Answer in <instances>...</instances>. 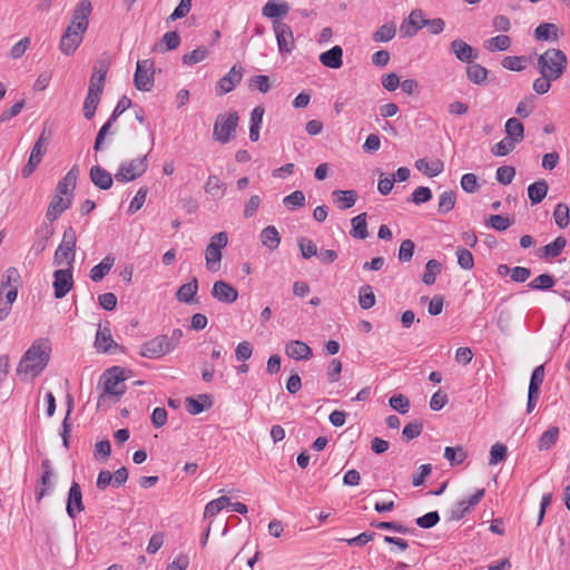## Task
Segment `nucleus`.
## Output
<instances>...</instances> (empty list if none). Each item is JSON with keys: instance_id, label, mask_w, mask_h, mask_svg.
<instances>
[{"instance_id": "nucleus-9", "label": "nucleus", "mask_w": 570, "mask_h": 570, "mask_svg": "<svg viewBox=\"0 0 570 570\" xmlns=\"http://www.w3.org/2000/svg\"><path fill=\"white\" fill-rule=\"evenodd\" d=\"M154 61L139 60L134 75L135 87L140 91H150L154 86Z\"/></svg>"}, {"instance_id": "nucleus-17", "label": "nucleus", "mask_w": 570, "mask_h": 570, "mask_svg": "<svg viewBox=\"0 0 570 570\" xmlns=\"http://www.w3.org/2000/svg\"><path fill=\"white\" fill-rule=\"evenodd\" d=\"M450 47L456 59L462 62L471 63L478 58V51L462 39H454Z\"/></svg>"}, {"instance_id": "nucleus-24", "label": "nucleus", "mask_w": 570, "mask_h": 570, "mask_svg": "<svg viewBox=\"0 0 570 570\" xmlns=\"http://www.w3.org/2000/svg\"><path fill=\"white\" fill-rule=\"evenodd\" d=\"M334 203L340 209H347L355 205L358 195L355 190H341L336 189L332 193Z\"/></svg>"}, {"instance_id": "nucleus-60", "label": "nucleus", "mask_w": 570, "mask_h": 570, "mask_svg": "<svg viewBox=\"0 0 570 570\" xmlns=\"http://www.w3.org/2000/svg\"><path fill=\"white\" fill-rule=\"evenodd\" d=\"M283 204L289 209L303 207L305 205V195L301 190H295L283 199Z\"/></svg>"}, {"instance_id": "nucleus-54", "label": "nucleus", "mask_w": 570, "mask_h": 570, "mask_svg": "<svg viewBox=\"0 0 570 570\" xmlns=\"http://www.w3.org/2000/svg\"><path fill=\"white\" fill-rule=\"evenodd\" d=\"M444 458L451 463V465H458L466 459V452L462 446H446L444 449Z\"/></svg>"}, {"instance_id": "nucleus-19", "label": "nucleus", "mask_w": 570, "mask_h": 570, "mask_svg": "<svg viewBox=\"0 0 570 570\" xmlns=\"http://www.w3.org/2000/svg\"><path fill=\"white\" fill-rule=\"evenodd\" d=\"M95 346L97 347L98 351H101L104 353H110L112 348L118 347V344L112 340L110 330L107 325H99L96 334Z\"/></svg>"}, {"instance_id": "nucleus-61", "label": "nucleus", "mask_w": 570, "mask_h": 570, "mask_svg": "<svg viewBox=\"0 0 570 570\" xmlns=\"http://www.w3.org/2000/svg\"><path fill=\"white\" fill-rule=\"evenodd\" d=\"M458 264L463 269H472L474 265L473 255L470 250L463 247L456 249Z\"/></svg>"}, {"instance_id": "nucleus-44", "label": "nucleus", "mask_w": 570, "mask_h": 570, "mask_svg": "<svg viewBox=\"0 0 570 570\" xmlns=\"http://www.w3.org/2000/svg\"><path fill=\"white\" fill-rule=\"evenodd\" d=\"M456 203V194L453 190L444 191L439 197L438 213L448 214L451 212Z\"/></svg>"}, {"instance_id": "nucleus-11", "label": "nucleus", "mask_w": 570, "mask_h": 570, "mask_svg": "<svg viewBox=\"0 0 570 570\" xmlns=\"http://www.w3.org/2000/svg\"><path fill=\"white\" fill-rule=\"evenodd\" d=\"M171 352L167 335H159L144 343L140 347V355L147 358H158Z\"/></svg>"}, {"instance_id": "nucleus-28", "label": "nucleus", "mask_w": 570, "mask_h": 570, "mask_svg": "<svg viewBox=\"0 0 570 570\" xmlns=\"http://www.w3.org/2000/svg\"><path fill=\"white\" fill-rule=\"evenodd\" d=\"M101 90L98 88H88V94L83 104V116L91 119L100 101Z\"/></svg>"}, {"instance_id": "nucleus-38", "label": "nucleus", "mask_w": 570, "mask_h": 570, "mask_svg": "<svg viewBox=\"0 0 570 570\" xmlns=\"http://www.w3.org/2000/svg\"><path fill=\"white\" fill-rule=\"evenodd\" d=\"M352 229L350 232L351 236L358 239H365L368 236L367 224H366V213L358 214L353 217L351 220Z\"/></svg>"}, {"instance_id": "nucleus-27", "label": "nucleus", "mask_w": 570, "mask_h": 570, "mask_svg": "<svg viewBox=\"0 0 570 570\" xmlns=\"http://www.w3.org/2000/svg\"><path fill=\"white\" fill-rule=\"evenodd\" d=\"M75 256L76 247L61 242L55 252L53 263L56 265H61L63 262H67L68 266L72 267Z\"/></svg>"}, {"instance_id": "nucleus-31", "label": "nucleus", "mask_w": 570, "mask_h": 570, "mask_svg": "<svg viewBox=\"0 0 570 570\" xmlns=\"http://www.w3.org/2000/svg\"><path fill=\"white\" fill-rule=\"evenodd\" d=\"M108 63L105 60H99L94 67V72L90 78L89 88H98L104 90V82L108 71Z\"/></svg>"}, {"instance_id": "nucleus-37", "label": "nucleus", "mask_w": 570, "mask_h": 570, "mask_svg": "<svg viewBox=\"0 0 570 570\" xmlns=\"http://www.w3.org/2000/svg\"><path fill=\"white\" fill-rule=\"evenodd\" d=\"M261 242L271 250L276 249L281 244V235L275 226H267L261 233Z\"/></svg>"}, {"instance_id": "nucleus-50", "label": "nucleus", "mask_w": 570, "mask_h": 570, "mask_svg": "<svg viewBox=\"0 0 570 570\" xmlns=\"http://www.w3.org/2000/svg\"><path fill=\"white\" fill-rule=\"evenodd\" d=\"M228 504H229V498L225 497V495H223L218 499L212 500L205 507L204 518L207 519V518H212V517L216 515Z\"/></svg>"}, {"instance_id": "nucleus-64", "label": "nucleus", "mask_w": 570, "mask_h": 570, "mask_svg": "<svg viewBox=\"0 0 570 570\" xmlns=\"http://www.w3.org/2000/svg\"><path fill=\"white\" fill-rule=\"evenodd\" d=\"M414 248H415V245H414L413 240H411V239L403 240L400 245L399 255H397L400 262H402V263L410 262L413 257Z\"/></svg>"}, {"instance_id": "nucleus-59", "label": "nucleus", "mask_w": 570, "mask_h": 570, "mask_svg": "<svg viewBox=\"0 0 570 570\" xmlns=\"http://www.w3.org/2000/svg\"><path fill=\"white\" fill-rule=\"evenodd\" d=\"M423 431V424L419 421H413L407 423L403 431L402 438L404 441L409 442L415 438H417Z\"/></svg>"}, {"instance_id": "nucleus-43", "label": "nucleus", "mask_w": 570, "mask_h": 570, "mask_svg": "<svg viewBox=\"0 0 570 570\" xmlns=\"http://www.w3.org/2000/svg\"><path fill=\"white\" fill-rule=\"evenodd\" d=\"M416 169L423 171L428 177H435L443 170V163L440 160L429 163L426 159L421 158L415 161Z\"/></svg>"}, {"instance_id": "nucleus-3", "label": "nucleus", "mask_w": 570, "mask_h": 570, "mask_svg": "<svg viewBox=\"0 0 570 570\" xmlns=\"http://www.w3.org/2000/svg\"><path fill=\"white\" fill-rule=\"evenodd\" d=\"M238 121L239 116L237 111L219 114L214 122L213 139L223 145L235 139Z\"/></svg>"}, {"instance_id": "nucleus-22", "label": "nucleus", "mask_w": 570, "mask_h": 570, "mask_svg": "<svg viewBox=\"0 0 570 570\" xmlns=\"http://www.w3.org/2000/svg\"><path fill=\"white\" fill-rule=\"evenodd\" d=\"M186 410L191 415H197L212 407L213 401L208 394H199L197 397H186Z\"/></svg>"}, {"instance_id": "nucleus-63", "label": "nucleus", "mask_w": 570, "mask_h": 570, "mask_svg": "<svg viewBox=\"0 0 570 570\" xmlns=\"http://www.w3.org/2000/svg\"><path fill=\"white\" fill-rule=\"evenodd\" d=\"M208 51L204 47H198L197 49L193 50L191 52H188L183 56V62L185 65H195L207 57Z\"/></svg>"}, {"instance_id": "nucleus-57", "label": "nucleus", "mask_w": 570, "mask_h": 570, "mask_svg": "<svg viewBox=\"0 0 570 570\" xmlns=\"http://www.w3.org/2000/svg\"><path fill=\"white\" fill-rule=\"evenodd\" d=\"M297 245L303 258L309 259L311 257L317 255V246L313 240L306 237H301L297 242Z\"/></svg>"}, {"instance_id": "nucleus-56", "label": "nucleus", "mask_w": 570, "mask_h": 570, "mask_svg": "<svg viewBox=\"0 0 570 570\" xmlns=\"http://www.w3.org/2000/svg\"><path fill=\"white\" fill-rule=\"evenodd\" d=\"M556 284V281L554 278L549 275V274H541L539 276H537L535 278H533L530 283H529V287L531 289H537V291H546V289H549L551 287H553Z\"/></svg>"}, {"instance_id": "nucleus-10", "label": "nucleus", "mask_w": 570, "mask_h": 570, "mask_svg": "<svg viewBox=\"0 0 570 570\" xmlns=\"http://www.w3.org/2000/svg\"><path fill=\"white\" fill-rule=\"evenodd\" d=\"M273 29L277 40L279 53H291L295 48V39L292 28L285 22L274 20Z\"/></svg>"}, {"instance_id": "nucleus-45", "label": "nucleus", "mask_w": 570, "mask_h": 570, "mask_svg": "<svg viewBox=\"0 0 570 570\" xmlns=\"http://www.w3.org/2000/svg\"><path fill=\"white\" fill-rule=\"evenodd\" d=\"M511 46V39L509 36L500 35L495 36L485 41L484 47L487 50L493 51H504L508 50Z\"/></svg>"}, {"instance_id": "nucleus-34", "label": "nucleus", "mask_w": 570, "mask_h": 570, "mask_svg": "<svg viewBox=\"0 0 570 570\" xmlns=\"http://www.w3.org/2000/svg\"><path fill=\"white\" fill-rule=\"evenodd\" d=\"M508 138L514 142H520L524 138V127L517 118H509L504 126Z\"/></svg>"}, {"instance_id": "nucleus-5", "label": "nucleus", "mask_w": 570, "mask_h": 570, "mask_svg": "<svg viewBox=\"0 0 570 570\" xmlns=\"http://www.w3.org/2000/svg\"><path fill=\"white\" fill-rule=\"evenodd\" d=\"M228 244V236L225 232H219L210 237L209 244L205 250L206 268L209 272H217L220 268L222 249Z\"/></svg>"}, {"instance_id": "nucleus-35", "label": "nucleus", "mask_w": 570, "mask_h": 570, "mask_svg": "<svg viewBox=\"0 0 570 570\" xmlns=\"http://www.w3.org/2000/svg\"><path fill=\"white\" fill-rule=\"evenodd\" d=\"M115 258L106 256L99 264L90 269V278L92 282H100L112 268Z\"/></svg>"}, {"instance_id": "nucleus-51", "label": "nucleus", "mask_w": 570, "mask_h": 570, "mask_svg": "<svg viewBox=\"0 0 570 570\" xmlns=\"http://www.w3.org/2000/svg\"><path fill=\"white\" fill-rule=\"evenodd\" d=\"M442 265L436 259H430L425 265V272L422 276V282L426 285L435 283L436 274L441 273Z\"/></svg>"}, {"instance_id": "nucleus-7", "label": "nucleus", "mask_w": 570, "mask_h": 570, "mask_svg": "<svg viewBox=\"0 0 570 570\" xmlns=\"http://www.w3.org/2000/svg\"><path fill=\"white\" fill-rule=\"evenodd\" d=\"M91 10V2L89 0H81L75 8L71 21L65 32L70 35L78 32L80 36H83L88 29V18Z\"/></svg>"}, {"instance_id": "nucleus-52", "label": "nucleus", "mask_w": 570, "mask_h": 570, "mask_svg": "<svg viewBox=\"0 0 570 570\" xmlns=\"http://www.w3.org/2000/svg\"><path fill=\"white\" fill-rule=\"evenodd\" d=\"M395 26L392 23H385L373 33V40L375 42H387L395 37Z\"/></svg>"}, {"instance_id": "nucleus-36", "label": "nucleus", "mask_w": 570, "mask_h": 570, "mask_svg": "<svg viewBox=\"0 0 570 570\" xmlns=\"http://www.w3.org/2000/svg\"><path fill=\"white\" fill-rule=\"evenodd\" d=\"M264 111L262 106H257L250 112L249 139L252 141L259 139V129L263 122Z\"/></svg>"}, {"instance_id": "nucleus-2", "label": "nucleus", "mask_w": 570, "mask_h": 570, "mask_svg": "<svg viewBox=\"0 0 570 570\" xmlns=\"http://www.w3.org/2000/svg\"><path fill=\"white\" fill-rule=\"evenodd\" d=\"M567 55L558 48H549L537 58V70L541 76L558 80L567 70Z\"/></svg>"}, {"instance_id": "nucleus-6", "label": "nucleus", "mask_w": 570, "mask_h": 570, "mask_svg": "<svg viewBox=\"0 0 570 570\" xmlns=\"http://www.w3.org/2000/svg\"><path fill=\"white\" fill-rule=\"evenodd\" d=\"M148 168V160L147 155L131 159L130 161L122 163L116 175L115 178L117 181L120 183H128L137 179L138 177L142 176Z\"/></svg>"}, {"instance_id": "nucleus-4", "label": "nucleus", "mask_w": 570, "mask_h": 570, "mask_svg": "<svg viewBox=\"0 0 570 570\" xmlns=\"http://www.w3.org/2000/svg\"><path fill=\"white\" fill-rule=\"evenodd\" d=\"M125 370L114 366L107 370L101 376L104 381V393L99 396L98 406L101 405L106 396H121L126 392Z\"/></svg>"}, {"instance_id": "nucleus-41", "label": "nucleus", "mask_w": 570, "mask_h": 570, "mask_svg": "<svg viewBox=\"0 0 570 570\" xmlns=\"http://www.w3.org/2000/svg\"><path fill=\"white\" fill-rule=\"evenodd\" d=\"M22 284L21 276L17 268L9 267L4 275L3 279L1 282V292H4L6 289L14 288L18 289Z\"/></svg>"}, {"instance_id": "nucleus-39", "label": "nucleus", "mask_w": 570, "mask_h": 570, "mask_svg": "<svg viewBox=\"0 0 570 570\" xmlns=\"http://www.w3.org/2000/svg\"><path fill=\"white\" fill-rule=\"evenodd\" d=\"M488 69L479 63H468L466 77L475 85H484L488 78Z\"/></svg>"}, {"instance_id": "nucleus-12", "label": "nucleus", "mask_w": 570, "mask_h": 570, "mask_svg": "<svg viewBox=\"0 0 570 570\" xmlns=\"http://www.w3.org/2000/svg\"><path fill=\"white\" fill-rule=\"evenodd\" d=\"M52 286L55 297L63 298L73 286L72 267L55 271Z\"/></svg>"}, {"instance_id": "nucleus-62", "label": "nucleus", "mask_w": 570, "mask_h": 570, "mask_svg": "<svg viewBox=\"0 0 570 570\" xmlns=\"http://www.w3.org/2000/svg\"><path fill=\"white\" fill-rule=\"evenodd\" d=\"M432 198V191L429 187L420 186L414 189V191L411 195L410 202L421 205L424 203H428Z\"/></svg>"}, {"instance_id": "nucleus-29", "label": "nucleus", "mask_w": 570, "mask_h": 570, "mask_svg": "<svg viewBox=\"0 0 570 570\" xmlns=\"http://www.w3.org/2000/svg\"><path fill=\"white\" fill-rule=\"evenodd\" d=\"M288 10L289 7L285 1L269 0L263 7L262 13L267 18H277L286 16L288 13Z\"/></svg>"}, {"instance_id": "nucleus-58", "label": "nucleus", "mask_w": 570, "mask_h": 570, "mask_svg": "<svg viewBox=\"0 0 570 570\" xmlns=\"http://www.w3.org/2000/svg\"><path fill=\"white\" fill-rule=\"evenodd\" d=\"M390 406L401 414H405L410 410V401L403 394H395L389 400Z\"/></svg>"}, {"instance_id": "nucleus-46", "label": "nucleus", "mask_w": 570, "mask_h": 570, "mask_svg": "<svg viewBox=\"0 0 570 570\" xmlns=\"http://www.w3.org/2000/svg\"><path fill=\"white\" fill-rule=\"evenodd\" d=\"M553 219L559 228H566L570 223V209L564 203L557 204L553 210Z\"/></svg>"}, {"instance_id": "nucleus-40", "label": "nucleus", "mask_w": 570, "mask_h": 570, "mask_svg": "<svg viewBox=\"0 0 570 570\" xmlns=\"http://www.w3.org/2000/svg\"><path fill=\"white\" fill-rule=\"evenodd\" d=\"M51 350V343L48 338L38 340V374L47 366Z\"/></svg>"}, {"instance_id": "nucleus-20", "label": "nucleus", "mask_w": 570, "mask_h": 570, "mask_svg": "<svg viewBox=\"0 0 570 570\" xmlns=\"http://www.w3.org/2000/svg\"><path fill=\"white\" fill-rule=\"evenodd\" d=\"M285 353L294 360H309L313 355L312 348L303 341H291L285 346Z\"/></svg>"}, {"instance_id": "nucleus-42", "label": "nucleus", "mask_w": 570, "mask_h": 570, "mask_svg": "<svg viewBox=\"0 0 570 570\" xmlns=\"http://www.w3.org/2000/svg\"><path fill=\"white\" fill-rule=\"evenodd\" d=\"M567 245V239L563 236H558L553 242L543 246L540 250L542 252L541 256L546 258H554L559 256Z\"/></svg>"}, {"instance_id": "nucleus-25", "label": "nucleus", "mask_w": 570, "mask_h": 570, "mask_svg": "<svg viewBox=\"0 0 570 570\" xmlns=\"http://www.w3.org/2000/svg\"><path fill=\"white\" fill-rule=\"evenodd\" d=\"M198 292V281L196 277H194L190 282L183 284L177 293L176 297L179 302L186 303V304H193L196 303L195 296Z\"/></svg>"}, {"instance_id": "nucleus-13", "label": "nucleus", "mask_w": 570, "mask_h": 570, "mask_svg": "<svg viewBox=\"0 0 570 570\" xmlns=\"http://www.w3.org/2000/svg\"><path fill=\"white\" fill-rule=\"evenodd\" d=\"M243 68L242 66L234 65L227 75L220 78L216 83V95L223 96L234 90V88L242 81Z\"/></svg>"}, {"instance_id": "nucleus-55", "label": "nucleus", "mask_w": 570, "mask_h": 570, "mask_svg": "<svg viewBox=\"0 0 570 570\" xmlns=\"http://www.w3.org/2000/svg\"><path fill=\"white\" fill-rule=\"evenodd\" d=\"M513 223L514 220L512 218L502 215H491L487 219V225L498 232L507 230Z\"/></svg>"}, {"instance_id": "nucleus-18", "label": "nucleus", "mask_w": 570, "mask_h": 570, "mask_svg": "<svg viewBox=\"0 0 570 570\" xmlns=\"http://www.w3.org/2000/svg\"><path fill=\"white\" fill-rule=\"evenodd\" d=\"M83 509L85 507L82 503L80 485L77 482H73L69 489L67 513L70 518L75 519L79 512L83 511Z\"/></svg>"}, {"instance_id": "nucleus-33", "label": "nucleus", "mask_w": 570, "mask_h": 570, "mask_svg": "<svg viewBox=\"0 0 570 570\" xmlns=\"http://www.w3.org/2000/svg\"><path fill=\"white\" fill-rule=\"evenodd\" d=\"M83 36H80L78 32H73V35L70 33H63L60 41V50L66 56L72 55L77 48L82 42Z\"/></svg>"}, {"instance_id": "nucleus-49", "label": "nucleus", "mask_w": 570, "mask_h": 570, "mask_svg": "<svg viewBox=\"0 0 570 570\" xmlns=\"http://www.w3.org/2000/svg\"><path fill=\"white\" fill-rule=\"evenodd\" d=\"M558 436H559V429L557 426L550 428L540 436L539 443H538V449L541 451L549 450L550 448H552L556 444Z\"/></svg>"}, {"instance_id": "nucleus-8", "label": "nucleus", "mask_w": 570, "mask_h": 570, "mask_svg": "<svg viewBox=\"0 0 570 570\" xmlns=\"http://www.w3.org/2000/svg\"><path fill=\"white\" fill-rule=\"evenodd\" d=\"M18 381L31 383L36 377V343H32L20 358L16 368Z\"/></svg>"}, {"instance_id": "nucleus-15", "label": "nucleus", "mask_w": 570, "mask_h": 570, "mask_svg": "<svg viewBox=\"0 0 570 570\" xmlns=\"http://www.w3.org/2000/svg\"><path fill=\"white\" fill-rule=\"evenodd\" d=\"M484 493V489H480L469 499L458 501L454 508L451 510V519L461 520L474 505H476L482 500Z\"/></svg>"}, {"instance_id": "nucleus-26", "label": "nucleus", "mask_w": 570, "mask_h": 570, "mask_svg": "<svg viewBox=\"0 0 570 570\" xmlns=\"http://www.w3.org/2000/svg\"><path fill=\"white\" fill-rule=\"evenodd\" d=\"M534 38L538 41H557L559 39V28L550 22L540 23L534 29Z\"/></svg>"}, {"instance_id": "nucleus-30", "label": "nucleus", "mask_w": 570, "mask_h": 570, "mask_svg": "<svg viewBox=\"0 0 570 570\" xmlns=\"http://www.w3.org/2000/svg\"><path fill=\"white\" fill-rule=\"evenodd\" d=\"M204 189L214 198H222L225 196L227 185L216 175H209Z\"/></svg>"}, {"instance_id": "nucleus-21", "label": "nucleus", "mask_w": 570, "mask_h": 570, "mask_svg": "<svg viewBox=\"0 0 570 570\" xmlns=\"http://www.w3.org/2000/svg\"><path fill=\"white\" fill-rule=\"evenodd\" d=\"M320 62L331 69H338L343 66V49L334 46L320 55Z\"/></svg>"}, {"instance_id": "nucleus-23", "label": "nucleus", "mask_w": 570, "mask_h": 570, "mask_svg": "<svg viewBox=\"0 0 570 570\" xmlns=\"http://www.w3.org/2000/svg\"><path fill=\"white\" fill-rule=\"evenodd\" d=\"M90 179L94 185L104 190H107L112 186L111 174L98 165L91 167Z\"/></svg>"}, {"instance_id": "nucleus-53", "label": "nucleus", "mask_w": 570, "mask_h": 570, "mask_svg": "<svg viewBox=\"0 0 570 570\" xmlns=\"http://www.w3.org/2000/svg\"><path fill=\"white\" fill-rule=\"evenodd\" d=\"M513 315L508 308H503L499 312L497 325L504 335H509L512 330Z\"/></svg>"}, {"instance_id": "nucleus-48", "label": "nucleus", "mask_w": 570, "mask_h": 570, "mask_svg": "<svg viewBox=\"0 0 570 570\" xmlns=\"http://www.w3.org/2000/svg\"><path fill=\"white\" fill-rule=\"evenodd\" d=\"M375 295L370 285H363L358 291V304L361 308L368 309L375 305Z\"/></svg>"}, {"instance_id": "nucleus-16", "label": "nucleus", "mask_w": 570, "mask_h": 570, "mask_svg": "<svg viewBox=\"0 0 570 570\" xmlns=\"http://www.w3.org/2000/svg\"><path fill=\"white\" fill-rule=\"evenodd\" d=\"M423 21H425L423 10L414 9L411 11L409 17L402 22L401 31L406 37H414L417 33V31L425 26L423 24Z\"/></svg>"}, {"instance_id": "nucleus-1", "label": "nucleus", "mask_w": 570, "mask_h": 570, "mask_svg": "<svg viewBox=\"0 0 570 570\" xmlns=\"http://www.w3.org/2000/svg\"><path fill=\"white\" fill-rule=\"evenodd\" d=\"M78 175L79 169L78 166L75 165L58 183L56 187V194L53 195L46 213V217L49 222H55L65 210L71 206Z\"/></svg>"}, {"instance_id": "nucleus-14", "label": "nucleus", "mask_w": 570, "mask_h": 570, "mask_svg": "<svg viewBox=\"0 0 570 570\" xmlns=\"http://www.w3.org/2000/svg\"><path fill=\"white\" fill-rule=\"evenodd\" d=\"M212 295L220 303L232 304L238 298V291L225 281H217L213 285Z\"/></svg>"}, {"instance_id": "nucleus-47", "label": "nucleus", "mask_w": 570, "mask_h": 570, "mask_svg": "<svg viewBox=\"0 0 570 570\" xmlns=\"http://www.w3.org/2000/svg\"><path fill=\"white\" fill-rule=\"evenodd\" d=\"M527 62L528 57L525 56H507L502 59L501 65L511 71H522L525 69Z\"/></svg>"}, {"instance_id": "nucleus-32", "label": "nucleus", "mask_w": 570, "mask_h": 570, "mask_svg": "<svg viewBox=\"0 0 570 570\" xmlns=\"http://www.w3.org/2000/svg\"><path fill=\"white\" fill-rule=\"evenodd\" d=\"M548 190V183L544 179H540L528 187V196L533 205L539 204L546 198Z\"/></svg>"}]
</instances>
